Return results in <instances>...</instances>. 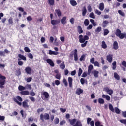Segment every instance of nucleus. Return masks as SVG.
<instances>
[{
	"label": "nucleus",
	"mask_w": 126,
	"mask_h": 126,
	"mask_svg": "<svg viewBox=\"0 0 126 126\" xmlns=\"http://www.w3.org/2000/svg\"><path fill=\"white\" fill-rule=\"evenodd\" d=\"M87 35H80L79 36V42L81 44V46L82 48H84L87 45V43H88V40H89V37L88 36L91 35V33L90 32L88 31L86 32Z\"/></svg>",
	"instance_id": "nucleus-1"
},
{
	"label": "nucleus",
	"mask_w": 126,
	"mask_h": 126,
	"mask_svg": "<svg viewBox=\"0 0 126 126\" xmlns=\"http://www.w3.org/2000/svg\"><path fill=\"white\" fill-rule=\"evenodd\" d=\"M6 79V77L4 76H2L1 74H0V88H4V86L5 84V80Z\"/></svg>",
	"instance_id": "nucleus-2"
},
{
	"label": "nucleus",
	"mask_w": 126,
	"mask_h": 126,
	"mask_svg": "<svg viewBox=\"0 0 126 126\" xmlns=\"http://www.w3.org/2000/svg\"><path fill=\"white\" fill-rule=\"evenodd\" d=\"M40 120L42 122H44L45 120H50V115L47 113H44V114H41L40 115Z\"/></svg>",
	"instance_id": "nucleus-3"
},
{
	"label": "nucleus",
	"mask_w": 126,
	"mask_h": 126,
	"mask_svg": "<svg viewBox=\"0 0 126 126\" xmlns=\"http://www.w3.org/2000/svg\"><path fill=\"white\" fill-rule=\"evenodd\" d=\"M13 101L17 103L19 106H21L22 103L20 102H22V98L19 96H17L16 98H13Z\"/></svg>",
	"instance_id": "nucleus-4"
},
{
	"label": "nucleus",
	"mask_w": 126,
	"mask_h": 126,
	"mask_svg": "<svg viewBox=\"0 0 126 126\" xmlns=\"http://www.w3.org/2000/svg\"><path fill=\"white\" fill-rule=\"evenodd\" d=\"M44 96L45 99H49V97L50 96V94H49V93L47 92H44L43 93H41V98L42 100H44Z\"/></svg>",
	"instance_id": "nucleus-5"
},
{
	"label": "nucleus",
	"mask_w": 126,
	"mask_h": 126,
	"mask_svg": "<svg viewBox=\"0 0 126 126\" xmlns=\"http://www.w3.org/2000/svg\"><path fill=\"white\" fill-rule=\"evenodd\" d=\"M46 62H47V63L49 64V65H50V66H52L53 67H54V66H55V63H54V62L53 61V60H52V59H47L46 60Z\"/></svg>",
	"instance_id": "nucleus-6"
},
{
	"label": "nucleus",
	"mask_w": 126,
	"mask_h": 126,
	"mask_svg": "<svg viewBox=\"0 0 126 126\" xmlns=\"http://www.w3.org/2000/svg\"><path fill=\"white\" fill-rule=\"evenodd\" d=\"M28 102H29V101L28 99H26L22 102V106L23 108H29Z\"/></svg>",
	"instance_id": "nucleus-7"
},
{
	"label": "nucleus",
	"mask_w": 126,
	"mask_h": 126,
	"mask_svg": "<svg viewBox=\"0 0 126 126\" xmlns=\"http://www.w3.org/2000/svg\"><path fill=\"white\" fill-rule=\"evenodd\" d=\"M122 31L120 30V29H116V31L115 32V35L117 36V37H119L121 39V36H122Z\"/></svg>",
	"instance_id": "nucleus-8"
},
{
	"label": "nucleus",
	"mask_w": 126,
	"mask_h": 126,
	"mask_svg": "<svg viewBox=\"0 0 126 126\" xmlns=\"http://www.w3.org/2000/svg\"><path fill=\"white\" fill-rule=\"evenodd\" d=\"M91 118L89 117L87 118V121L88 125L90 124L91 126H95V125H94V121H91Z\"/></svg>",
	"instance_id": "nucleus-9"
},
{
	"label": "nucleus",
	"mask_w": 126,
	"mask_h": 126,
	"mask_svg": "<svg viewBox=\"0 0 126 126\" xmlns=\"http://www.w3.org/2000/svg\"><path fill=\"white\" fill-rule=\"evenodd\" d=\"M25 71H26L27 74H31L32 72V68L30 66L26 67Z\"/></svg>",
	"instance_id": "nucleus-10"
},
{
	"label": "nucleus",
	"mask_w": 126,
	"mask_h": 126,
	"mask_svg": "<svg viewBox=\"0 0 126 126\" xmlns=\"http://www.w3.org/2000/svg\"><path fill=\"white\" fill-rule=\"evenodd\" d=\"M106 60L109 63H112L113 62V55L109 54L106 56Z\"/></svg>",
	"instance_id": "nucleus-11"
},
{
	"label": "nucleus",
	"mask_w": 126,
	"mask_h": 126,
	"mask_svg": "<svg viewBox=\"0 0 126 126\" xmlns=\"http://www.w3.org/2000/svg\"><path fill=\"white\" fill-rule=\"evenodd\" d=\"M51 23L52 25H57V24H59L60 23L59 20H51Z\"/></svg>",
	"instance_id": "nucleus-12"
},
{
	"label": "nucleus",
	"mask_w": 126,
	"mask_h": 126,
	"mask_svg": "<svg viewBox=\"0 0 126 126\" xmlns=\"http://www.w3.org/2000/svg\"><path fill=\"white\" fill-rule=\"evenodd\" d=\"M74 61H76L78 60V56L77 55V49L74 50Z\"/></svg>",
	"instance_id": "nucleus-13"
},
{
	"label": "nucleus",
	"mask_w": 126,
	"mask_h": 126,
	"mask_svg": "<svg viewBox=\"0 0 126 126\" xmlns=\"http://www.w3.org/2000/svg\"><path fill=\"white\" fill-rule=\"evenodd\" d=\"M68 121H69L70 125H74V124H75V123H76L77 119H76L75 118H74L73 119H69Z\"/></svg>",
	"instance_id": "nucleus-14"
},
{
	"label": "nucleus",
	"mask_w": 126,
	"mask_h": 126,
	"mask_svg": "<svg viewBox=\"0 0 126 126\" xmlns=\"http://www.w3.org/2000/svg\"><path fill=\"white\" fill-rule=\"evenodd\" d=\"M113 49L114 50H118L119 49V44L117 41H114L113 43Z\"/></svg>",
	"instance_id": "nucleus-15"
},
{
	"label": "nucleus",
	"mask_w": 126,
	"mask_h": 126,
	"mask_svg": "<svg viewBox=\"0 0 126 126\" xmlns=\"http://www.w3.org/2000/svg\"><path fill=\"white\" fill-rule=\"evenodd\" d=\"M20 94L24 96H27V95H29V92L28 91H22L20 92Z\"/></svg>",
	"instance_id": "nucleus-16"
},
{
	"label": "nucleus",
	"mask_w": 126,
	"mask_h": 126,
	"mask_svg": "<svg viewBox=\"0 0 126 126\" xmlns=\"http://www.w3.org/2000/svg\"><path fill=\"white\" fill-rule=\"evenodd\" d=\"M55 11L57 14L58 17H61V16H62V11H61V10H60V9H56Z\"/></svg>",
	"instance_id": "nucleus-17"
},
{
	"label": "nucleus",
	"mask_w": 126,
	"mask_h": 126,
	"mask_svg": "<svg viewBox=\"0 0 126 126\" xmlns=\"http://www.w3.org/2000/svg\"><path fill=\"white\" fill-rule=\"evenodd\" d=\"M82 93H83V90L81 89L80 88H78L76 91V94L80 95Z\"/></svg>",
	"instance_id": "nucleus-18"
},
{
	"label": "nucleus",
	"mask_w": 126,
	"mask_h": 126,
	"mask_svg": "<svg viewBox=\"0 0 126 126\" xmlns=\"http://www.w3.org/2000/svg\"><path fill=\"white\" fill-rule=\"evenodd\" d=\"M82 15L83 16H85V15H86V13L87 12V10L86 9V7L84 6L82 10Z\"/></svg>",
	"instance_id": "nucleus-19"
},
{
	"label": "nucleus",
	"mask_w": 126,
	"mask_h": 126,
	"mask_svg": "<svg viewBox=\"0 0 126 126\" xmlns=\"http://www.w3.org/2000/svg\"><path fill=\"white\" fill-rule=\"evenodd\" d=\"M18 9L19 11H21V12H23V15H27V13H26V12L24 11V9H23V8H22L21 7H19Z\"/></svg>",
	"instance_id": "nucleus-20"
},
{
	"label": "nucleus",
	"mask_w": 126,
	"mask_h": 126,
	"mask_svg": "<svg viewBox=\"0 0 126 126\" xmlns=\"http://www.w3.org/2000/svg\"><path fill=\"white\" fill-rule=\"evenodd\" d=\"M93 73L94 74V77H95V78H98L99 71H98L97 70H94L93 71Z\"/></svg>",
	"instance_id": "nucleus-21"
},
{
	"label": "nucleus",
	"mask_w": 126,
	"mask_h": 126,
	"mask_svg": "<svg viewBox=\"0 0 126 126\" xmlns=\"http://www.w3.org/2000/svg\"><path fill=\"white\" fill-rule=\"evenodd\" d=\"M102 98H103V99H106L107 101H110L111 100V97L109 95H106L104 94H102Z\"/></svg>",
	"instance_id": "nucleus-22"
},
{
	"label": "nucleus",
	"mask_w": 126,
	"mask_h": 126,
	"mask_svg": "<svg viewBox=\"0 0 126 126\" xmlns=\"http://www.w3.org/2000/svg\"><path fill=\"white\" fill-rule=\"evenodd\" d=\"M102 31V27H98L95 30V32L96 34H99Z\"/></svg>",
	"instance_id": "nucleus-23"
},
{
	"label": "nucleus",
	"mask_w": 126,
	"mask_h": 126,
	"mask_svg": "<svg viewBox=\"0 0 126 126\" xmlns=\"http://www.w3.org/2000/svg\"><path fill=\"white\" fill-rule=\"evenodd\" d=\"M70 3L72 6H76V5H77V2H76V1L74 0H70Z\"/></svg>",
	"instance_id": "nucleus-24"
},
{
	"label": "nucleus",
	"mask_w": 126,
	"mask_h": 126,
	"mask_svg": "<svg viewBox=\"0 0 126 126\" xmlns=\"http://www.w3.org/2000/svg\"><path fill=\"white\" fill-rule=\"evenodd\" d=\"M77 29L79 34H82V33H83V30H82V28L81 26H78Z\"/></svg>",
	"instance_id": "nucleus-25"
},
{
	"label": "nucleus",
	"mask_w": 126,
	"mask_h": 126,
	"mask_svg": "<svg viewBox=\"0 0 126 126\" xmlns=\"http://www.w3.org/2000/svg\"><path fill=\"white\" fill-rule=\"evenodd\" d=\"M68 80L69 82V87H72V78L69 77L68 78Z\"/></svg>",
	"instance_id": "nucleus-26"
},
{
	"label": "nucleus",
	"mask_w": 126,
	"mask_h": 126,
	"mask_svg": "<svg viewBox=\"0 0 126 126\" xmlns=\"http://www.w3.org/2000/svg\"><path fill=\"white\" fill-rule=\"evenodd\" d=\"M18 57L20 59V60H23V61H26V57L24 56V55L22 54H18Z\"/></svg>",
	"instance_id": "nucleus-27"
},
{
	"label": "nucleus",
	"mask_w": 126,
	"mask_h": 126,
	"mask_svg": "<svg viewBox=\"0 0 126 126\" xmlns=\"http://www.w3.org/2000/svg\"><path fill=\"white\" fill-rule=\"evenodd\" d=\"M49 55H59V52H58L57 51H53L50 50L49 51Z\"/></svg>",
	"instance_id": "nucleus-28"
},
{
	"label": "nucleus",
	"mask_w": 126,
	"mask_h": 126,
	"mask_svg": "<svg viewBox=\"0 0 126 126\" xmlns=\"http://www.w3.org/2000/svg\"><path fill=\"white\" fill-rule=\"evenodd\" d=\"M60 68H61V69H64L65 68V64H64V61H63L61 63V64L60 65Z\"/></svg>",
	"instance_id": "nucleus-29"
},
{
	"label": "nucleus",
	"mask_w": 126,
	"mask_h": 126,
	"mask_svg": "<svg viewBox=\"0 0 126 126\" xmlns=\"http://www.w3.org/2000/svg\"><path fill=\"white\" fill-rule=\"evenodd\" d=\"M104 32H103V35L104 36H107L109 33H110V31H109V30L107 29H104L103 30Z\"/></svg>",
	"instance_id": "nucleus-30"
},
{
	"label": "nucleus",
	"mask_w": 126,
	"mask_h": 126,
	"mask_svg": "<svg viewBox=\"0 0 126 126\" xmlns=\"http://www.w3.org/2000/svg\"><path fill=\"white\" fill-rule=\"evenodd\" d=\"M117 68V62L114 61L112 63V69L113 70H115Z\"/></svg>",
	"instance_id": "nucleus-31"
},
{
	"label": "nucleus",
	"mask_w": 126,
	"mask_h": 126,
	"mask_svg": "<svg viewBox=\"0 0 126 126\" xmlns=\"http://www.w3.org/2000/svg\"><path fill=\"white\" fill-rule=\"evenodd\" d=\"M72 126H82V123H81V121H80V120H78L76 122V124Z\"/></svg>",
	"instance_id": "nucleus-32"
},
{
	"label": "nucleus",
	"mask_w": 126,
	"mask_h": 126,
	"mask_svg": "<svg viewBox=\"0 0 126 126\" xmlns=\"http://www.w3.org/2000/svg\"><path fill=\"white\" fill-rule=\"evenodd\" d=\"M61 23L62 24H63L64 25L65 23H66V17H63L62 19H61Z\"/></svg>",
	"instance_id": "nucleus-33"
},
{
	"label": "nucleus",
	"mask_w": 126,
	"mask_h": 126,
	"mask_svg": "<svg viewBox=\"0 0 126 126\" xmlns=\"http://www.w3.org/2000/svg\"><path fill=\"white\" fill-rule=\"evenodd\" d=\"M49 5L53 6L55 4V0H48Z\"/></svg>",
	"instance_id": "nucleus-34"
},
{
	"label": "nucleus",
	"mask_w": 126,
	"mask_h": 126,
	"mask_svg": "<svg viewBox=\"0 0 126 126\" xmlns=\"http://www.w3.org/2000/svg\"><path fill=\"white\" fill-rule=\"evenodd\" d=\"M114 77L116 79V80H120V76L116 72L114 73Z\"/></svg>",
	"instance_id": "nucleus-35"
},
{
	"label": "nucleus",
	"mask_w": 126,
	"mask_h": 126,
	"mask_svg": "<svg viewBox=\"0 0 126 126\" xmlns=\"http://www.w3.org/2000/svg\"><path fill=\"white\" fill-rule=\"evenodd\" d=\"M25 89H26V88L23 86L19 85L18 87L19 91H23V90H25Z\"/></svg>",
	"instance_id": "nucleus-36"
},
{
	"label": "nucleus",
	"mask_w": 126,
	"mask_h": 126,
	"mask_svg": "<svg viewBox=\"0 0 126 126\" xmlns=\"http://www.w3.org/2000/svg\"><path fill=\"white\" fill-rule=\"evenodd\" d=\"M104 3H101L99 4V9H100V10H101V11H103V10H104Z\"/></svg>",
	"instance_id": "nucleus-37"
},
{
	"label": "nucleus",
	"mask_w": 126,
	"mask_h": 126,
	"mask_svg": "<svg viewBox=\"0 0 126 126\" xmlns=\"http://www.w3.org/2000/svg\"><path fill=\"white\" fill-rule=\"evenodd\" d=\"M101 47L103 49H107V44L105 41L102 42Z\"/></svg>",
	"instance_id": "nucleus-38"
},
{
	"label": "nucleus",
	"mask_w": 126,
	"mask_h": 126,
	"mask_svg": "<svg viewBox=\"0 0 126 126\" xmlns=\"http://www.w3.org/2000/svg\"><path fill=\"white\" fill-rule=\"evenodd\" d=\"M21 74V71H20V69H18V70L16 71V75H17V76H19Z\"/></svg>",
	"instance_id": "nucleus-39"
},
{
	"label": "nucleus",
	"mask_w": 126,
	"mask_h": 126,
	"mask_svg": "<svg viewBox=\"0 0 126 126\" xmlns=\"http://www.w3.org/2000/svg\"><path fill=\"white\" fill-rule=\"evenodd\" d=\"M21 60V59H19V58L18 59V61H19L18 62V65H19L20 66H21L23 65V62L20 61Z\"/></svg>",
	"instance_id": "nucleus-40"
},
{
	"label": "nucleus",
	"mask_w": 126,
	"mask_h": 126,
	"mask_svg": "<svg viewBox=\"0 0 126 126\" xmlns=\"http://www.w3.org/2000/svg\"><path fill=\"white\" fill-rule=\"evenodd\" d=\"M107 24H109V22L108 21H104L102 23L103 27H106Z\"/></svg>",
	"instance_id": "nucleus-41"
},
{
	"label": "nucleus",
	"mask_w": 126,
	"mask_h": 126,
	"mask_svg": "<svg viewBox=\"0 0 126 126\" xmlns=\"http://www.w3.org/2000/svg\"><path fill=\"white\" fill-rule=\"evenodd\" d=\"M94 66H97V67H100V63L98 61H95L94 63Z\"/></svg>",
	"instance_id": "nucleus-42"
},
{
	"label": "nucleus",
	"mask_w": 126,
	"mask_h": 126,
	"mask_svg": "<svg viewBox=\"0 0 126 126\" xmlns=\"http://www.w3.org/2000/svg\"><path fill=\"white\" fill-rule=\"evenodd\" d=\"M82 72H83L82 69H81V68H80L79 69V71L78 73V76H79V77L81 76V74H82Z\"/></svg>",
	"instance_id": "nucleus-43"
},
{
	"label": "nucleus",
	"mask_w": 126,
	"mask_h": 126,
	"mask_svg": "<svg viewBox=\"0 0 126 126\" xmlns=\"http://www.w3.org/2000/svg\"><path fill=\"white\" fill-rule=\"evenodd\" d=\"M118 13L121 15V16H123V17H125V13L123 12L122 10H118Z\"/></svg>",
	"instance_id": "nucleus-44"
},
{
	"label": "nucleus",
	"mask_w": 126,
	"mask_h": 126,
	"mask_svg": "<svg viewBox=\"0 0 126 126\" xmlns=\"http://www.w3.org/2000/svg\"><path fill=\"white\" fill-rule=\"evenodd\" d=\"M84 24L85 25V26H88V25H89V20H88L87 19H85L84 22Z\"/></svg>",
	"instance_id": "nucleus-45"
},
{
	"label": "nucleus",
	"mask_w": 126,
	"mask_h": 126,
	"mask_svg": "<svg viewBox=\"0 0 126 126\" xmlns=\"http://www.w3.org/2000/svg\"><path fill=\"white\" fill-rule=\"evenodd\" d=\"M89 17L91 18H93V19H95V18H96V17H95V15H94V13H93V12H92L90 14Z\"/></svg>",
	"instance_id": "nucleus-46"
},
{
	"label": "nucleus",
	"mask_w": 126,
	"mask_h": 126,
	"mask_svg": "<svg viewBox=\"0 0 126 126\" xmlns=\"http://www.w3.org/2000/svg\"><path fill=\"white\" fill-rule=\"evenodd\" d=\"M109 110L111 111V112H115V110H114V107H113V105H112V104H110L109 105Z\"/></svg>",
	"instance_id": "nucleus-47"
},
{
	"label": "nucleus",
	"mask_w": 126,
	"mask_h": 126,
	"mask_svg": "<svg viewBox=\"0 0 126 126\" xmlns=\"http://www.w3.org/2000/svg\"><path fill=\"white\" fill-rule=\"evenodd\" d=\"M80 62H82V61H85V55L83 54L80 58Z\"/></svg>",
	"instance_id": "nucleus-48"
},
{
	"label": "nucleus",
	"mask_w": 126,
	"mask_h": 126,
	"mask_svg": "<svg viewBox=\"0 0 126 126\" xmlns=\"http://www.w3.org/2000/svg\"><path fill=\"white\" fill-rule=\"evenodd\" d=\"M59 123H60V119H59V118H56L54 120L55 125H58Z\"/></svg>",
	"instance_id": "nucleus-49"
},
{
	"label": "nucleus",
	"mask_w": 126,
	"mask_h": 126,
	"mask_svg": "<svg viewBox=\"0 0 126 126\" xmlns=\"http://www.w3.org/2000/svg\"><path fill=\"white\" fill-rule=\"evenodd\" d=\"M94 11L97 15H101L102 14V12L100 11H99L98 9H95Z\"/></svg>",
	"instance_id": "nucleus-50"
},
{
	"label": "nucleus",
	"mask_w": 126,
	"mask_h": 126,
	"mask_svg": "<svg viewBox=\"0 0 126 126\" xmlns=\"http://www.w3.org/2000/svg\"><path fill=\"white\" fill-rule=\"evenodd\" d=\"M115 112L116 114H120L121 111L118 107L115 108Z\"/></svg>",
	"instance_id": "nucleus-51"
},
{
	"label": "nucleus",
	"mask_w": 126,
	"mask_h": 126,
	"mask_svg": "<svg viewBox=\"0 0 126 126\" xmlns=\"http://www.w3.org/2000/svg\"><path fill=\"white\" fill-rule=\"evenodd\" d=\"M98 103H99V104H104V103H105V100H104L103 98H99Z\"/></svg>",
	"instance_id": "nucleus-52"
},
{
	"label": "nucleus",
	"mask_w": 126,
	"mask_h": 126,
	"mask_svg": "<svg viewBox=\"0 0 126 126\" xmlns=\"http://www.w3.org/2000/svg\"><path fill=\"white\" fill-rule=\"evenodd\" d=\"M90 63L92 64H94V63H95V58L94 57H93L90 59Z\"/></svg>",
	"instance_id": "nucleus-53"
},
{
	"label": "nucleus",
	"mask_w": 126,
	"mask_h": 126,
	"mask_svg": "<svg viewBox=\"0 0 126 126\" xmlns=\"http://www.w3.org/2000/svg\"><path fill=\"white\" fill-rule=\"evenodd\" d=\"M45 110L43 108H38L37 110V113L39 114L41 113V112H43V111Z\"/></svg>",
	"instance_id": "nucleus-54"
},
{
	"label": "nucleus",
	"mask_w": 126,
	"mask_h": 126,
	"mask_svg": "<svg viewBox=\"0 0 126 126\" xmlns=\"http://www.w3.org/2000/svg\"><path fill=\"white\" fill-rule=\"evenodd\" d=\"M24 50L26 53H30L31 51L30 49H29V48H28V47H25L24 48Z\"/></svg>",
	"instance_id": "nucleus-55"
},
{
	"label": "nucleus",
	"mask_w": 126,
	"mask_h": 126,
	"mask_svg": "<svg viewBox=\"0 0 126 126\" xmlns=\"http://www.w3.org/2000/svg\"><path fill=\"white\" fill-rule=\"evenodd\" d=\"M55 78L59 80H61V74H57L55 76Z\"/></svg>",
	"instance_id": "nucleus-56"
},
{
	"label": "nucleus",
	"mask_w": 126,
	"mask_h": 126,
	"mask_svg": "<svg viewBox=\"0 0 126 126\" xmlns=\"http://www.w3.org/2000/svg\"><path fill=\"white\" fill-rule=\"evenodd\" d=\"M25 87L27 89L28 88L30 90L32 89V86H31V85L30 84H27Z\"/></svg>",
	"instance_id": "nucleus-57"
},
{
	"label": "nucleus",
	"mask_w": 126,
	"mask_h": 126,
	"mask_svg": "<svg viewBox=\"0 0 126 126\" xmlns=\"http://www.w3.org/2000/svg\"><path fill=\"white\" fill-rule=\"evenodd\" d=\"M8 22L9 24H13V19L11 17L10 19H9Z\"/></svg>",
	"instance_id": "nucleus-58"
},
{
	"label": "nucleus",
	"mask_w": 126,
	"mask_h": 126,
	"mask_svg": "<svg viewBox=\"0 0 126 126\" xmlns=\"http://www.w3.org/2000/svg\"><path fill=\"white\" fill-rule=\"evenodd\" d=\"M63 83H64L65 86H67L68 84H67V81H66V79L64 78V79H63Z\"/></svg>",
	"instance_id": "nucleus-59"
},
{
	"label": "nucleus",
	"mask_w": 126,
	"mask_h": 126,
	"mask_svg": "<svg viewBox=\"0 0 126 126\" xmlns=\"http://www.w3.org/2000/svg\"><path fill=\"white\" fill-rule=\"evenodd\" d=\"M100 125H101V122L100 121H98L95 122V126H100Z\"/></svg>",
	"instance_id": "nucleus-60"
},
{
	"label": "nucleus",
	"mask_w": 126,
	"mask_h": 126,
	"mask_svg": "<svg viewBox=\"0 0 126 126\" xmlns=\"http://www.w3.org/2000/svg\"><path fill=\"white\" fill-rule=\"evenodd\" d=\"M120 122H121L122 124H124V125H126V119H122V120H120Z\"/></svg>",
	"instance_id": "nucleus-61"
},
{
	"label": "nucleus",
	"mask_w": 126,
	"mask_h": 126,
	"mask_svg": "<svg viewBox=\"0 0 126 126\" xmlns=\"http://www.w3.org/2000/svg\"><path fill=\"white\" fill-rule=\"evenodd\" d=\"M124 38H125L126 39V34L125 33H123L121 36H120V39H124Z\"/></svg>",
	"instance_id": "nucleus-62"
},
{
	"label": "nucleus",
	"mask_w": 126,
	"mask_h": 126,
	"mask_svg": "<svg viewBox=\"0 0 126 126\" xmlns=\"http://www.w3.org/2000/svg\"><path fill=\"white\" fill-rule=\"evenodd\" d=\"M28 57L30 59H33V55L32 53L28 54Z\"/></svg>",
	"instance_id": "nucleus-63"
},
{
	"label": "nucleus",
	"mask_w": 126,
	"mask_h": 126,
	"mask_svg": "<svg viewBox=\"0 0 126 126\" xmlns=\"http://www.w3.org/2000/svg\"><path fill=\"white\" fill-rule=\"evenodd\" d=\"M122 65H123V66H124V67L126 68V62L125 61H122Z\"/></svg>",
	"instance_id": "nucleus-64"
}]
</instances>
